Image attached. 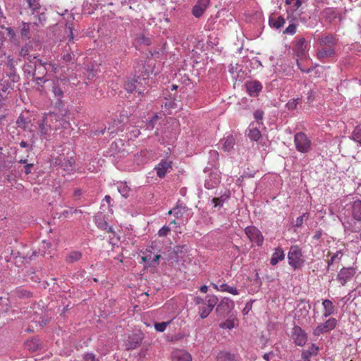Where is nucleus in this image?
I'll return each mask as SVG.
<instances>
[{"instance_id": "603ef678", "label": "nucleus", "mask_w": 361, "mask_h": 361, "mask_svg": "<svg viewBox=\"0 0 361 361\" xmlns=\"http://www.w3.org/2000/svg\"><path fill=\"white\" fill-rule=\"evenodd\" d=\"M32 78H33L34 81L36 82V84H37L39 85H42L47 81V80L44 78V77L34 76Z\"/></svg>"}, {"instance_id": "de8ad7c7", "label": "nucleus", "mask_w": 361, "mask_h": 361, "mask_svg": "<svg viewBox=\"0 0 361 361\" xmlns=\"http://www.w3.org/2000/svg\"><path fill=\"white\" fill-rule=\"evenodd\" d=\"M298 104V99H291L287 103L286 106L289 110H293L297 107Z\"/></svg>"}, {"instance_id": "ddd939ff", "label": "nucleus", "mask_w": 361, "mask_h": 361, "mask_svg": "<svg viewBox=\"0 0 361 361\" xmlns=\"http://www.w3.org/2000/svg\"><path fill=\"white\" fill-rule=\"evenodd\" d=\"M320 47H334L337 43V39L332 34L322 35L317 39Z\"/></svg>"}, {"instance_id": "cd10ccee", "label": "nucleus", "mask_w": 361, "mask_h": 361, "mask_svg": "<svg viewBox=\"0 0 361 361\" xmlns=\"http://www.w3.org/2000/svg\"><path fill=\"white\" fill-rule=\"evenodd\" d=\"M35 61H37V60H32V62H30V63H25L23 66V71L27 77L35 76Z\"/></svg>"}, {"instance_id": "39448f33", "label": "nucleus", "mask_w": 361, "mask_h": 361, "mask_svg": "<svg viewBox=\"0 0 361 361\" xmlns=\"http://www.w3.org/2000/svg\"><path fill=\"white\" fill-rule=\"evenodd\" d=\"M337 325V320L335 318H330L324 323H322L317 326L313 331L314 336H319L321 334L329 332L333 330Z\"/></svg>"}, {"instance_id": "1a4fd4ad", "label": "nucleus", "mask_w": 361, "mask_h": 361, "mask_svg": "<svg viewBox=\"0 0 361 361\" xmlns=\"http://www.w3.org/2000/svg\"><path fill=\"white\" fill-rule=\"evenodd\" d=\"M309 44L306 39L302 37H297L295 38V44L294 51L299 57L305 56L308 50Z\"/></svg>"}, {"instance_id": "4c0bfd02", "label": "nucleus", "mask_w": 361, "mask_h": 361, "mask_svg": "<svg viewBox=\"0 0 361 361\" xmlns=\"http://www.w3.org/2000/svg\"><path fill=\"white\" fill-rule=\"evenodd\" d=\"M212 311V309L209 308L208 306H207V307L203 306L200 309L199 312H200L201 318L204 319L209 316V314L211 313Z\"/></svg>"}, {"instance_id": "f03ea898", "label": "nucleus", "mask_w": 361, "mask_h": 361, "mask_svg": "<svg viewBox=\"0 0 361 361\" xmlns=\"http://www.w3.org/2000/svg\"><path fill=\"white\" fill-rule=\"evenodd\" d=\"M294 142L296 149L301 153H307L311 149L312 142L304 133H296L294 137Z\"/></svg>"}, {"instance_id": "49530a36", "label": "nucleus", "mask_w": 361, "mask_h": 361, "mask_svg": "<svg viewBox=\"0 0 361 361\" xmlns=\"http://www.w3.org/2000/svg\"><path fill=\"white\" fill-rule=\"evenodd\" d=\"M52 92L56 97H61L63 95V90L56 85H54L52 88Z\"/></svg>"}, {"instance_id": "c85d7f7f", "label": "nucleus", "mask_w": 361, "mask_h": 361, "mask_svg": "<svg viewBox=\"0 0 361 361\" xmlns=\"http://www.w3.org/2000/svg\"><path fill=\"white\" fill-rule=\"evenodd\" d=\"M219 290L221 292H227L233 295H237L239 294V292L235 287L231 286L226 283H223L219 286Z\"/></svg>"}, {"instance_id": "9b49d317", "label": "nucleus", "mask_w": 361, "mask_h": 361, "mask_svg": "<svg viewBox=\"0 0 361 361\" xmlns=\"http://www.w3.org/2000/svg\"><path fill=\"white\" fill-rule=\"evenodd\" d=\"M293 336L297 345L302 346L305 344L307 341V334L301 327L295 326L293 328Z\"/></svg>"}, {"instance_id": "6e6d98bb", "label": "nucleus", "mask_w": 361, "mask_h": 361, "mask_svg": "<svg viewBox=\"0 0 361 361\" xmlns=\"http://www.w3.org/2000/svg\"><path fill=\"white\" fill-rule=\"evenodd\" d=\"M49 320H50L49 317H48L47 315V316H44L42 318V320L39 322V326L41 327L44 326L45 325H47L49 323Z\"/></svg>"}, {"instance_id": "aec40b11", "label": "nucleus", "mask_w": 361, "mask_h": 361, "mask_svg": "<svg viewBox=\"0 0 361 361\" xmlns=\"http://www.w3.org/2000/svg\"><path fill=\"white\" fill-rule=\"evenodd\" d=\"M285 258V253L282 248L277 247L275 252L273 253L270 259V264L273 266L278 264L279 261L283 260Z\"/></svg>"}, {"instance_id": "f257e3e1", "label": "nucleus", "mask_w": 361, "mask_h": 361, "mask_svg": "<svg viewBox=\"0 0 361 361\" xmlns=\"http://www.w3.org/2000/svg\"><path fill=\"white\" fill-rule=\"evenodd\" d=\"M288 264L294 269H300L305 264L301 249L298 245H292L288 253Z\"/></svg>"}, {"instance_id": "5701e85b", "label": "nucleus", "mask_w": 361, "mask_h": 361, "mask_svg": "<svg viewBox=\"0 0 361 361\" xmlns=\"http://www.w3.org/2000/svg\"><path fill=\"white\" fill-rule=\"evenodd\" d=\"M235 140L233 135H228L223 140L222 149L225 152H230L234 147Z\"/></svg>"}, {"instance_id": "09e8293b", "label": "nucleus", "mask_w": 361, "mask_h": 361, "mask_svg": "<svg viewBox=\"0 0 361 361\" xmlns=\"http://www.w3.org/2000/svg\"><path fill=\"white\" fill-rule=\"evenodd\" d=\"M319 350V348L316 346L314 344H312L308 350H306L305 351L310 352V354L313 356L317 355Z\"/></svg>"}, {"instance_id": "338daca9", "label": "nucleus", "mask_w": 361, "mask_h": 361, "mask_svg": "<svg viewBox=\"0 0 361 361\" xmlns=\"http://www.w3.org/2000/svg\"><path fill=\"white\" fill-rule=\"evenodd\" d=\"M274 354L273 353H265L263 355V358L266 360V361H269L271 358H272Z\"/></svg>"}, {"instance_id": "2eb2a0df", "label": "nucleus", "mask_w": 361, "mask_h": 361, "mask_svg": "<svg viewBox=\"0 0 361 361\" xmlns=\"http://www.w3.org/2000/svg\"><path fill=\"white\" fill-rule=\"evenodd\" d=\"M172 361H192L191 355L184 350L177 349L175 350L171 355Z\"/></svg>"}, {"instance_id": "2f4dec72", "label": "nucleus", "mask_w": 361, "mask_h": 361, "mask_svg": "<svg viewBox=\"0 0 361 361\" xmlns=\"http://www.w3.org/2000/svg\"><path fill=\"white\" fill-rule=\"evenodd\" d=\"M29 51H30V50H29L27 45H25V47H22V49L20 51L19 54L20 56H22L23 58L27 57V59L29 61V62H32V60H35L36 57L32 56V55H30Z\"/></svg>"}, {"instance_id": "7c9ffc66", "label": "nucleus", "mask_w": 361, "mask_h": 361, "mask_svg": "<svg viewBox=\"0 0 361 361\" xmlns=\"http://www.w3.org/2000/svg\"><path fill=\"white\" fill-rule=\"evenodd\" d=\"M350 137L355 142L361 144V125H358L354 128Z\"/></svg>"}, {"instance_id": "8fccbe9b", "label": "nucleus", "mask_w": 361, "mask_h": 361, "mask_svg": "<svg viewBox=\"0 0 361 361\" xmlns=\"http://www.w3.org/2000/svg\"><path fill=\"white\" fill-rule=\"evenodd\" d=\"M148 256L147 261L150 262V264H152L153 262H157L161 257L160 255H156L152 256V254L147 255Z\"/></svg>"}, {"instance_id": "3c124183", "label": "nucleus", "mask_w": 361, "mask_h": 361, "mask_svg": "<svg viewBox=\"0 0 361 361\" xmlns=\"http://www.w3.org/2000/svg\"><path fill=\"white\" fill-rule=\"evenodd\" d=\"M169 232L170 228L167 226H164L159 231L158 234L161 237H164L166 236Z\"/></svg>"}, {"instance_id": "f704fd0d", "label": "nucleus", "mask_w": 361, "mask_h": 361, "mask_svg": "<svg viewBox=\"0 0 361 361\" xmlns=\"http://www.w3.org/2000/svg\"><path fill=\"white\" fill-rule=\"evenodd\" d=\"M229 198V195H222L219 197H214L212 200V203L214 204V206L215 207H221L224 204V202Z\"/></svg>"}, {"instance_id": "393cba45", "label": "nucleus", "mask_w": 361, "mask_h": 361, "mask_svg": "<svg viewBox=\"0 0 361 361\" xmlns=\"http://www.w3.org/2000/svg\"><path fill=\"white\" fill-rule=\"evenodd\" d=\"M216 361H236L235 356L228 351H221L216 357Z\"/></svg>"}, {"instance_id": "ea45409f", "label": "nucleus", "mask_w": 361, "mask_h": 361, "mask_svg": "<svg viewBox=\"0 0 361 361\" xmlns=\"http://www.w3.org/2000/svg\"><path fill=\"white\" fill-rule=\"evenodd\" d=\"M29 8L32 11H36L39 8V0H26Z\"/></svg>"}, {"instance_id": "0e129e2a", "label": "nucleus", "mask_w": 361, "mask_h": 361, "mask_svg": "<svg viewBox=\"0 0 361 361\" xmlns=\"http://www.w3.org/2000/svg\"><path fill=\"white\" fill-rule=\"evenodd\" d=\"M305 216V214L303 216H299L297 218L296 223H295V226L297 227L301 226L302 224H303V216Z\"/></svg>"}, {"instance_id": "a18cd8bd", "label": "nucleus", "mask_w": 361, "mask_h": 361, "mask_svg": "<svg viewBox=\"0 0 361 361\" xmlns=\"http://www.w3.org/2000/svg\"><path fill=\"white\" fill-rule=\"evenodd\" d=\"M137 41L141 43V44H144L145 45H149L151 42H150V39L147 37H146L145 35H141L140 36L137 37Z\"/></svg>"}, {"instance_id": "72a5a7b5", "label": "nucleus", "mask_w": 361, "mask_h": 361, "mask_svg": "<svg viewBox=\"0 0 361 361\" xmlns=\"http://www.w3.org/2000/svg\"><path fill=\"white\" fill-rule=\"evenodd\" d=\"M269 22H270L271 23H272V26H273L274 27H275V28H276V29H279V28L282 27L284 25V24H285V23H286V20H285V19H284V18H283V17H282V16H279V17L277 18V19H276V20H275L274 21V19H273V18H271V19L269 20Z\"/></svg>"}, {"instance_id": "c756f323", "label": "nucleus", "mask_w": 361, "mask_h": 361, "mask_svg": "<svg viewBox=\"0 0 361 361\" xmlns=\"http://www.w3.org/2000/svg\"><path fill=\"white\" fill-rule=\"evenodd\" d=\"M261 132L257 127H252L250 128L248 137L252 141H257L261 137Z\"/></svg>"}, {"instance_id": "e2e57ef3", "label": "nucleus", "mask_w": 361, "mask_h": 361, "mask_svg": "<svg viewBox=\"0 0 361 361\" xmlns=\"http://www.w3.org/2000/svg\"><path fill=\"white\" fill-rule=\"evenodd\" d=\"M33 164H28L25 166V173L29 174L31 173V169L33 167Z\"/></svg>"}, {"instance_id": "79ce46f5", "label": "nucleus", "mask_w": 361, "mask_h": 361, "mask_svg": "<svg viewBox=\"0 0 361 361\" xmlns=\"http://www.w3.org/2000/svg\"><path fill=\"white\" fill-rule=\"evenodd\" d=\"M296 30L297 26L295 24H290L283 31V33L293 35L296 32Z\"/></svg>"}, {"instance_id": "0eeeda50", "label": "nucleus", "mask_w": 361, "mask_h": 361, "mask_svg": "<svg viewBox=\"0 0 361 361\" xmlns=\"http://www.w3.org/2000/svg\"><path fill=\"white\" fill-rule=\"evenodd\" d=\"M54 164L60 166L62 170L68 174L73 173L75 171V161L73 157L63 160L61 158H57L55 159Z\"/></svg>"}, {"instance_id": "69168bd1", "label": "nucleus", "mask_w": 361, "mask_h": 361, "mask_svg": "<svg viewBox=\"0 0 361 361\" xmlns=\"http://www.w3.org/2000/svg\"><path fill=\"white\" fill-rule=\"evenodd\" d=\"M7 34L11 37L13 38L15 37V32L11 27L6 28Z\"/></svg>"}, {"instance_id": "4be33fe9", "label": "nucleus", "mask_w": 361, "mask_h": 361, "mask_svg": "<svg viewBox=\"0 0 361 361\" xmlns=\"http://www.w3.org/2000/svg\"><path fill=\"white\" fill-rule=\"evenodd\" d=\"M35 76L44 77L47 75V70L45 63H42L41 61H35Z\"/></svg>"}, {"instance_id": "20e7f679", "label": "nucleus", "mask_w": 361, "mask_h": 361, "mask_svg": "<svg viewBox=\"0 0 361 361\" xmlns=\"http://www.w3.org/2000/svg\"><path fill=\"white\" fill-rule=\"evenodd\" d=\"M245 233L250 240L255 243L257 246H261L264 242V238L261 231L255 226H247L245 229Z\"/></svg>"}, {"instance_id": "37998d69", "label": "nucleus", "mask_w": 361, "mask_h": 361, "mask_svg": "<svg viewBox=\"0 0 361 361\" xmlns=\"http://www.w3.org/2000/svg\"><path fill=\"white\" fill-rule=\"evenodd\" d=\"M16 123H17V126L19 128H26V124H27V121H26V119L24 118V116L23 115H20L18 118Z\"/></svg>"}, {"instance_id": "c03bdc74", "label": "nucleus", "mask_w": 361, "mask_h": 361, "mask_svg": "<svg viewBox=\"0 0 361 361\" xmlns=\"http://www.w3.org/2000/svg\"><path fill=\"white\" fill-rule=\"evenodd\" d=\"M183 209H185V207H182L180 206H176L173 208V214L176 218H179L183 215Z\"/></svg>"}, {"instance_id": "864d4df0", "label": "nucleus", "mask_w": 361, "mask_h": 361, "mask_svg": "<svg viewBox=\"0 0 361 361\" xmlns=\"http://www.w3.org/2000/svg\"><path fill=\"white\" fill-rule=\"evenodd\" d=\"M263 111L257 110L254 113V117L255 120L259 122L261 121L263 118Z\"/></svg>"}, {"instance_id": "dca6fc26", "label": "nucleus", "mask_w": 361, "mask_h": 361, "mask_svg": "<svg viewBox=\"0 0 361 361\" xmlns=\"http://www.w3.org/2000/svg\"><path fill=\"white\" fill-rule=\"evenodd\" d=\"M335 55V47H321L317 51V56L319 60L333 57Z\"/></svg>"}, {"instance_id": "f3484780", "label": "nucleus", "mask_w": 361, "mask_h": 361, "mask_svg": "<svg viewBox=\"0 0 361 361\" xmlns=\"http://www.w3.org/2000/svg\"><path fill=\"white\" fill-rule=\"evenodd\" d=\"M137 80H128L125 84V90L128 92H135L137 93V97L140 99L145 93V89L141 90L138 88L137 90Z\"/></svg>"}, {"instance_id": "052dcab7", "label": "nucleus", "mask_w": 361, "mask_h": 361, "mask_svg": "<svg viewBox=\"0 0 361 361\" xmlns=\"http://www.w3.org/2000/svg\"><path fill=\"white\" fill-rule=\"evenodd\" d=\"M78 212L81 213V211H78L77 209L73 210V209H70L68 210L64 211L63 214L64 215L65 217H67L69 214L72 215L73 213H78Z\"/></svg>"}, {"instance_id": "c9c22d12", "label": "nucleus", "mask_w": 361, "mask_h": 361, "mask_svg": "<svg viewBox=\"0 0 361 361\" xmlns=\"http://www.w3.org/2000/svg\"><path fill=\"white\" fill-rule=\"evenodd\" d=\"M218 301L219 299L216 295H209L207 300V306L213 310Z\"/></svg>"}, {"instance_id": "a19ab883", "label": "nucleus", "mask_w": 361, "mask_h": 361, "mask_svg": "<svg viewBox=\"0 0 361 361\" xmlns=\"http://www.w3.org/2000/svg\"><path fill=\"white\" fill-rule=\"evenodd\" d=\"M286 4L291 5L295 10L298 9L302 4L300 0H286Z\"/></svg>"}, {"instance_id": "5fc2aeb1", "label": "nucleus", "mask_w": 361, "mask_h": 361, "mask_svg": "<svg viewBox=\"0 0 361 361\" xmlns=\"http://www.w3.org/2000/svg\"><path fill=\"white\" fill-rule=\"evenodd\" d=\"M85 361H95V355L92 353H87L84 355Z\"/></svg>"}, {"instance_id": "a211bd4d", "label": "nucleus", "mask_w": 361, "mask_h": 361, "mask_svg": "<svg viewBox=\"0 0 361 361\" xmlns=\"http://www.w3.org/2000/svg\"><path fill=\"white\" fill-rule=\"evenodd\" d=\"M220 183V177L217 173H210L209 179L205 181L204 186L207 189H212L216 187Z\"/></svg>"}, {"instance_id": "774afa93", "label": "nucleus", "mask_w": 361, "mask_h": 361, "mask_svg": "<svg viewBox=\"0 0 361 361\" xmlns=\"http://www.w3.org/2000/svg\"><path fill=\"white\" fill-rule=\"evenodd\" d=\"M101 228L107 231L109 233L112 231L111 227L109 226L106 222H104L103 225L101 226Z\"/></svg>"}, {"instance_id": "423d86ee", "label": "nucleus", "mask_w": 361, "mask_h": 361, "mask_svg": "<svg viewBox=\"0 0 361 361\" xmlns=\"http://www.w3.org/2000/svg\"><path fill=\"white\" fill-rule=\"evenodd\" d=\"M173 169V161L166 158L163 159L156 166L154 170L156 171V173L157 176L160 178H163L166 176V173H169Z\"/></svg>"}, {"instance_id": "bf43d9fd", "label": "nucleus", "mask_w": 361, "mask_h": 361, "mask_svg": "<svg viewBox=\"0 0 361 361\" xmlns=\"http://www.w3.org/2000/svg\"><path fill=\"white\" fill-rule=\"evenodd\" d=\"M54 115L55 116L56 119L51 120V121H50V123L51 125L60 124V126H62L61 121L60 119V116L56 114H54Z\"/></svg>"}, {"instance_id": "412c9836", "label": "nucleus", "mask_w": 361, "mask_h": 361, "mask_svg": "<svg viewBox=\"0 0 361 361\" xmlns=\"http://www.w3.org/2000/svg\"><path fill=\"white\" fill-rule=\"evenodd\" d=\"M322 305L324 309L323 314L324 317H329L330 315L333 314L334 312H335V307L331 300L328 299L324 300Z\"/></svg>"}, {"instance_id": "9d476101", "label": "nucleus", "mask_w": 361, "mask_h": 361, "mask_svg": "<svg viewBox=\"0 0 361 361\" xmlns=\"http://www.w3.org/2000/svg\"><path fill=\"white\" fill-rule=\"evenodd\" d=\"M355 274V269L353 267H343L338 274L337 278L341 283L344 286L347 281Z\"/></svg>"}, {"instance_id": "680f3d73", "label": "nucleus", "mask_w": 361, "mask_h": 361, "mask_svg": "<svg viewBox=\"0 0 361 361\" xmlns=\"http://www.w3.org/2000/svg\"><path fill=\"white\" fill-rule=\"evenodd\" d=\"M343 256V253L341 252V251H337L331 257L336 260V259H338V260H341V257Z\"/></svg>"}, {"instance_id": "e433bc0d", "label": "nucleus", "mask_w": 361, "mask_h": 361, "mask_svg": "<svg viewBox=\"0 0 361 361\" xmlns=\"http://www.w3.org/2000/svg\"><path fill=\"white\" fill-rule=\"evenodd\" d=\"M141 338H136L135 341H129L128 343H127V349L128 350H130V349H135L137 348L138 346H140V343H141Z\"/></svg>"}, {"instance_id": "6ab92c4d", "label": "nucleus", "mask_w": 361, "mask_h": 361, "mask_svg": "<svg viewBox=\"0 0 361 361\" xmlns=\"http://www.w3.org/2000/svg\"><path fill=\"white\" fill-rule=\"evenodd\" d=\"M352 216L354 219L361 221V200H357L352 204Z\"/></svg>"}, {"instance_id": "473e14b6", "label": "nucleus", "mask_w": 361, "mask_h": 361, "mask_svg": "<svg viewBox=\"0 0 361 361\" xmlns=\"http://www.w3.org/2000/svg\"><path fill=\"white\" fill-rule=\"evenodd\" d=\"M20 35L23 39L30 38V24L27 23H23L20 29Z\"/></svg>"}, {"instance_id": "58836bf2", "label": "nucleus", "mask_w": 361, "mask_h": 361, "mask_svg": "<svg viewBox=\"0 0 361 361\" xmlns=\"http://www.w3.org/2000/svg\"><path fill=\"white\" fill-rule=\"evenodd\" d=\"M169 324V322H160V323H155L154 324V328L156 331L159 332H164L167 326V325Z\"/></svg>"}, {"instance_id": "a878e982", "label": "nucleus", "mask_w": 361, "mask_h": 361, "mask_svg": "<svg viewBox=\"0 0 361 361\" xmlns=\"http://www.w3.org/2000/svg\"><path fill=\"white\" fill-rule=\"evenodd\" d=\"M81 257L82 253L80 252L71 251L67 255L65 260L67 263L71 264L78 261Z\"/></svg>"}, {"instance_id": "6e6552de", "label": "nucleus", "mask_w": 361, "mask_h": 361, "mask_svg": "<svg viewBox=\"0 0 361 361\" xmlns=\"http://www.w3.org/2000/svg\"><path fill=\"white\" fill-rule=\"evenodd\" d=\"M234 307V302L228 298H224L217 305L216 311L219 315L226 317Z\"/></svg>"}, {"instance_id": "4468645a", "label": "nucleus", "mask_w": 361, "mask_h": 361, "mask_svg": "<svg viewBox=\"0 0 361 361\" xmlns=\"http://www.w3.org/2000/svg\"><path fill=\"white\" fill-rule=\"evenodd\" d=\"M209 4V0H198L192 8L193 16L196 18L202 16Z\"/></svg>"}, {"instance_id": "7ed1b4c3", "label": "nucleus", "mask_w": 361, "mask_h": 361, "mask_svg": "<svg viewBox=\"0 0 361 361\" xmlns=\"http://www.w3.org/2000/svg\"><path fill=\"white\" fill-rule=\"evenodd\" d=\"M53 119H56L54 113L47 114L44 117L42 123L39 125V131L42 136L48 135L53 130H56L60 128V124L51 125L50 123V121Z\"/></svg>"}, {"instance_id": "b1692460", "label": "nucleus", "mask_w": 361, "mask_h": 361, "mask_svg": "<svg viewBox=\"0 0 361 361\" xmlns=\"http://www.w3.org/2000/svg\"><path fill=\"white\" fill-rule=\"evenodd\" d=\"M238 325L237 319L232 316L219 324L220 328L224 329H232Z\"/></svg>"}, {"instance_id": "f8f14e48", "label": "nucleus", "mask_w": 361, "mask_h": 361, "mask_svg": "<svg viewBox=\"0 0 361 361\" xmlns=\"http://www.w3.org/2000/svg\"><path fill=\"white\" fill-rule=\"evenodd\" d=\"M246 90L251 97H257L262 89V84L257 80L248 81L245 83Z\"/></svg>"}, {"instance_id": "13d9d810", "label": "nucleus", "mask_w": 361, "mask_h": 361, "mask_svg": "<svg viewBox=\"0 0 361 361\" xmlns=\"http://www.w3.org/2000/svg\"><path fill=\"white\" fill-rule=\"evenodd\" d=\"M312 355L310 354V352H307L303 350L302 353V358L303 361H310V357Z\"/></svg>"}, {"instance_id": "bb28decb", "label": "nucleus", "mask_w": 361, "mask_h": 361, "mask_svg": "<svg viewBox=\"0 0 361 361\" xmlns=\"http://www.w3.org/2000/svg\"><path fill=\"white\" fill-rule=\"evenodd\" d=\"M13 295L20 299L29 298L32 296V293L22 288H18L13 291Z\"/></svg>"}, {"instance_id": "4d7b16f0", "label": "nucleus", "mask_w": 361, "mask_h": 361, "mask_svg": "<svg viewBox=\"0 0 361 361\" xmlns=\"http://www.w3.org/2000/svg\"><path fill=\"white\" fill-rule=\"evenodd\" d=\"M122 128H119V127H117L116 128H114V126H113L112 127H109L108 128V133L111 135V134H114V133H117L118 131H122Z\"/></svg>"}]
</instances>
